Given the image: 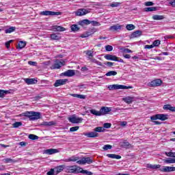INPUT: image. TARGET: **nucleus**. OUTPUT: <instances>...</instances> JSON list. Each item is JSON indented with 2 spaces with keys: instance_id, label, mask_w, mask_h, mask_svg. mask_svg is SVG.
Wrapping results in <instances>:
<instances>
[{
  "instance_id": "nucleus-1",
  "label": "nucleus",
  "mask_w": 175,
  "mask_h": 175,
  "mask_svg": "<svg viewBox=\"0 0 175 175\" xmlns=\"http://www.w3.org/2000/svg\"><path fill=\"white\" fill-rule=\"evenodd\" d=\"M25 117H28L30 121L40 119V112L26 111L24 113Z\"/></svg>"
},
{
  "instance_id": "nucleus-2",
  "label": "nucleus",
  "mask_w": 175,
  "mask_h": 175,
  "mask_svg": "<svg viewBox=\"0 0 175 175\" xmlns=\"http://www.w3.org/2000/svg\"><path fill=\"white\" fill-rule=\"evenodd\" d=\"M132 86H126L124 85H111L108 86V89L111 90H129L132 89Z\"/></svg>"
},
{
  "instance_id": "nucleus-3",
  "label": "nucleus",
  "mask_w": 175,
  "mask_h": 175,
  "mask_svg": "<svg viewBox=\"0 0 175 175\" xmlns=\"http://www.w3.org/2000/svg\"><path fill=\"white\" fill-rule=\"evenodd\" d=\"M66 169L68 173H72L74 174H77L80 173V167L77 165L67 166Z\"/></svg>"
},
{
  "instance_id": "nucleus-4",
  "label": "nucleus",
  "mask_w": 175,
  "mask_h": 175,
  "mask_svg": "<svg viewBox=\"0 0 175 175\" xmlns=\"http://www.w3.org/2000/svg\"><path fill=\"white\" fill-rule=\"evenodd\" d=\"M64 65H65V61L56 59L55 60L54 64L51 68V69H60Z\"/></svg>"
},
{
  "instance_id": "nucleus-5",
  "label": "nucleus",
  "mask_w": 175,
  "mask_h": 175,
  "mask_svg": "<svg viewBox=\"0 0 175 175\" xmlns=\"http://www.w3.org/2000/svg\"><path fill=\"white\" fill-rule=\"evenodd\" d=\"M68 121L72 124H81V122H83V118L73 115L68 118Z\"/></svg>"
},
{
  "instance_id": "nucleus-6",
  "label": "nucleus",
  "mask_w": 175,
  "mask_h": 175,
  "mask_svg": "<svg viewBox=\"0 0 175 175\" xmlns=\"http://www.w3.org/2000/svg\"><path fill=\"white\" fill-rule=\"evenodd\" d=\"M94 161L91 157H83L81 160L77 161V163L79 165H85V163H88V165L92 163Z\"/></svg>"
},
{
  "instance_id": "nucleus-7",
  "label": "nucleus",
  "mask_w": 175,
  "mask_h": 175,
  "mask_svg": "<svg viewBox=\"0 0 175 175\" xmlns=\"http://www.w3.org/2000/svg\"><path fill=\"white\" fill-rule=\"evenodd\" d=\"M41 16H61L62 12L53 11H42L40 12Z\"/></svg>"
},
{
  "instance_id": "nucleus-8",
  "label": "nucleus",
  "mask_w": 175,
  "mask_h": 175,
  "mask_svg": "<svg viewBox=\"0 0 175 175\" xmlns=\"http://www.w3.org/2000/svg\"><path fill=\"white\" fill-rule=\"evenodd\" d=\"M162 85V80L157 79L148 83L149 87H159Z\"/></svg>"
},
{
  "instance_id": "nucleus-9",
  "label": "nucleus",
  "mask_w": 175,
  "mask_h": 175,
  "mask_svg": "<svg viewBox=\"0 0 175 175\" xmlns=\"http://www.w3.org/2000/svg\"><path fill=\"white\" fill-rule=\"evenodd\" d=\"M58 152H59V150L54 148L46 149L43 151V154H46V155H53V154H57Z\"/></svg>"
},
{
  "instance_id": "nucleus-10",
  "label": "nucleus",
  "mask_w": 175,
  "mask_h": 175,
  "mask_svg": "<svg viewBox=\"0 0 175 175\" xmlns=\"http://www.w3.org/2000/svg\"><path fill=\"white\" fill-rule=\"evenodd\" d=\"M67 81H68V79H57L54 83V87H59L61 85H65Z\"/></svg>"
},
{
  "instance_id": "nucleus-11",
  "label": "nucleus",
  "mask_w": 175,
  "mask_h": 175,
  "mask_svg": "<svg viewBox=\"0 0 175 175\" xmlns=\"http://www.w3.org/2000/svg\"><path fill=\"white\" fill-rule=\"evenodd\" d=\"M24 81L28 85H32L33 84H36L38 83V80L35 78H25L24 79Z\"/></svg>"
},
{
  "instance_id": "nucleus-12",
  "label": "nucleus",
  "mask_w": 175,
  "mask_h": 175,
  "mask_svg": "<svg viewBox=\"0 0 175 175\" xmlns=\"http://www.w3.org/2000/svg\"><path fill=\"white\" fill-rule=\"evenodd\" d=\"M160 171L165 173L175 172V167L163 166L162 168H160Z\"/></svg>"
},
{
  "instance_id": "nucleus-13",
  "label": "nucleus",
  "mask_w": 175,
  "mask_h": 175,
  "mask_svg": "<svg viewBox=\"0 0 175 175\" xmlns=\"http://www.w3.org/2000/svg\"><path fill=\"white\" fill-rule=\"evenodd\" d=\"M110 111H111V108L107 107H103L100 109V113L101 116H105L106 114H109V113H110Z\"/></svg>"
},
{
  "instance_id": "nucleus-14",
  "label": "nucleus",
  "mask_w": 175,
  "mask_h": 175,
  "mask_svg": "<svg viewBox=\"0 0 175 175\" xmlns=\"http://www.w3.org/2000/svg\"><path fill=\"white\" fill-rule=\"evenodd\" d=\"M52 29L53 31H54V32H64L66 31V29L65 27L58 25L53 26Z\"/></svg>"
},
{
  "instance_id": "nucleus-15",
  "label": "nucleus",
  "mask_w": 175,
  "mask_h": 175,
  "mask_svg": "<svg viewBox=\"0 0 175 175\" xmlns=\"http://www.w3.org/2000/svg\"><path fill=\"white\" fill-rule=\"evenodd\" d=\"M90 11L85 9H79L75 12L76 16H85V14H88Z\"/></svg>"
},
{
  "instance_id": "nucleus-16",
  "label": "nucleus",
  "mask_w": 175,
  "mask_h": 175,
  "mask_svg": "<svg viewBox=\"0 0 175 175\" xmlns=\"http://www.w3.org/2000/svg\"><path fill=\"white\" fill-rule=\"evenodd\" d=\"M142 33L143 32L142 31L137 30L129 36L130 39H133L135 38H139V36H142Z\"/></svg>"
},
{
  "instance_id": "nucleus-17",
  "label": "nucleus",
  "mask_w": 175,
  "mask_h": 175,
  "mask_svg": "<svg viewBox=\"0 0 175 175\" xmlns=\"http://www.w3.org/2000/svg\"><path fill=\"white\" fill-rule=\"evenodd\" d=\"M63 76H66L67 77H72L76 75L75 70H68L62 73Z\"/></svg>"
},
{
  "instance_id": "nucleus-18",
  "label": "nucleus",
  "mask_w": 175,
  "mask_h": 175,
  "mask_svg": "<svg viewBox=\"0 0 175 175\" xmlns=\"http://www.w3.org/2000/svg\"><path fill=\"white\" fill-rule=\"evenodd\" d=\"M79 159H80L79 158V157L72 156V157H70L68 159H64L63 161H64V162H77L78 161H80Z\"/></svg>"
},
{
  "instance_id": "nucleus-19",
  "label": "nucleus",
  "mask_w": 175,
  "mask_h": 175,
  "mask_svg": "<svg viewBox=\"0 0 175 175\" xmlns=\"http://www.w3.org/2000/svg\"><path fill=\"white\" fill-rule=\"evenodd\" d=\"M84 136H87V137H98L99 134L95 131H92L90 133H84Z\"/></svg>"
},
{
  "instance_id": "nucleus-20",
  "label": "nucleus",
  "mask_w": 175,
  "mask_h": 175,
  "mask_svg": "<svg viewBox=\"0 0 175 175\" xmlns=\"http://www.w3.org/2000/svg\"><path fill=\"white\" fill-rule=\"evenodd\" d=\"M158 118L161 121H166V120H168L169 118V115L167 114H163V113H158Z\"/></svg>"
},
{
  "instance_id": "nucleus-21",
  "label": "nucleus",
  "mask_w": 175,
  "mask_h": 175,
  "mask_svg": "<svg viewBox=\"0 0 175 175\" xmlns=\"http://www.w3.org/2000/svg\"><path fill=\"white\" fill-rule=\"evenodd\" d=\"M122 28V25H120L119 24L111 26L109 27V31H113V32L116 31L120 30Z\"/></svg>"
},
{
  "instance_id": "nucleus-22",
  "label": "nucleus",
  "mask_w": 175,
  "mask_h": 175,
  "mask_svg": "<svg viewBox=\"0 0 175 175\" xmlns=\"http://www.w3.org/2000/svg\"><path fill=\"white\" fill-rule=\"evenodd\" d=\"M105 59H107L108 61H117V58H118L116 55L107 54L105 56Z\"/></svg>"
},
{
  "instance_id": "nucleus-23",
  "label": "nucleus",
  "mask_w": 175,
  "mask_h": 175,
  "mask_svg": "<svg viewBox=\"0 0 175 175\" xmlns=\"http://www.w3.org/2000/svg\"><path fill=\"white\" fill-rule=\"evenodd\" d=\"M57 122L55 121H51V122H43L41 125L44 126H54V125H56Z\"/></svg>"
},
{
  "instance_id": "nucleus-24",
  "label": "nucleus",
  "mask_w": 175,
  "mask_h": 175,
  "mask_svg": "<svg viewBox=\"0 0 175 175\" xmlns=\"http://www.w3.org/2000/svg\"><path fill=\"white\" fill-rule=\"evenodd\" d=\"M50 38H51V40H61V36H59V35L57 33H53L51 34Z\"/></svg>"
},
{
  "instance_id": "nucleus-25",
  "label": "nucleus",
  "mask_w": 175,
  "mask_h": 175,
  "mask_svg": "<svg viewBox=\"0 0 175 175\" xmlns=\"http://www.w3.org/2000/svg\"><path fill=\"white\" fill-rule=\"evenodd\" d=\"M133 99H135L134 97H131V96H126L125 98H123L124 102L126 103H128V105H131L132 102H133Z\"/></svg>"
},
{
  "instance_id": "nucleus-26",
  "label": "nucleus",
  "mask_w": 175,
  "mask_h": 175,
  "mask_svg": "<svg viewBox=\"0 0 175 175\" xmlns=\"http://www.w3.org/2000/svg\"><path fill=\"white\" fill-rule=\"evenodd\" d=\"M3 162H4V163H16L18 161L10 158H5L3 159Z\"/></svg>"
},
{
  "instance_id": "nucleus-27",
  "label": "nucleus",
  "mask_w": 175,
  "mask_h": 175,
  "mask_svg": "<svg viewBox=\"0 0 175 175\" xmlns=\"http://www.w3.org/2000/svg\"><path fill=\"white\" fill-rule=\"evenodd\" d=\"M107 157L111 158V159H121V156L116 154H107Z\"/></svg>"
},
{
  "instance_id": "nucleus-28",
  "label": "nucleus",
  "mask_w": 175,
  "mask_h": 175,
  "mask_svg": "<svg viewBox=\"0 0 175 175\" xmlns=\"http://www.w3.org/2000/svg\"><path fill=\"white\" fill-rule=\"evenodd\" d=\"M79 173H81V174H85V175H92L93 173L87 170H83V167L79 168Z\"/></svg>"
},
{
  "instance_id": "nucleus-29",
  "label": "nucleus",
  "mask_w": 175,
  "mask_h": 175,
  "mask_svg": "<svg viewBox=\"0 0 175 175\" xmlns=\"http://www.w3.org/2000/svg\"><path fill=\"white\" fill-rule=\"evenodd\" d=\"M65 169V165H61L55 168V170H56V174H58V173H61Z\"/></svg>"
},
{
  "instance_id": "nucleus-30",
  "label": "nucleus",
  "mask_w": 175,
  "mask_h": 175,
  "mask_svg": "<svg viewBox=\"0 0 175 175\" xmlns=\"http://www.w3.org/2000/svg\"><path fill=\"white\" fill-rule=\"evenodd\" d=\"M163 109L164 110H170V111H175V107H172L170 105H165Z\"/></svg>"
},
{
  "instance_id": "nucleus-31",
  "label": "nucleus",
  "mask_w": 175,
  "mask_h": 175,
  "mask_svg": "<svg viewBox=\"0 0 175 175\" xmlns=\"http://www.w3.org/2000/svg\"><path fill=\"white\" fill-rule=\"evenodd\" d=\"M71 96L73 98H79V99H85V95L84 94H71Z\"/></svg>"
},
{
  "instance_id": "nucleus-32",
  "label": "nucleus",
  "mask_w": 175,
  "mask_h": 175,
  "mask_svg": "<svg viewBox=\"0 0 175 175\" xmlns=\"http://www.w3.org/2000/svg\"><path fill=\"white\" fill-rule=\"evenodd\" d=\"M25 46H27V43H25V42L21 41L18 44L17 49L18 50H21V49H24Z\"/></svg>"
},
{
  "instance_id": "nucleus-33",
  "label": "nucleus",
  "mask_w": 175,
  "mask_h": 175,
  "mask_svg": "<svg viewBox=\"0 0 175 175\" xmlns=\"http://www.w3.org/2000/svg\"><path fill=\"white\" fill-rule=\"evenodd\" d=\"M16 31V27H10L8 29L5 30V33H12Z\"/></svg>"
},
{
  "instance_id": "nucleus-34",
  "label": "nucleus",
  "mask_w": 175,
  "mask_h": 175,
  "mask_svg": "<svg viewBox=\"0 0 175 175\" xmlns=\"http://www.w3.org/2000/svg\"><path fill=\"white\" fill-rule=\"evenodd\" d=\"M91 114L93 116H100V111H96V109H90V110Z\"/></svg>"
},
{
  "instance_id": "nucleus-35",
  "label": "nucleus",
  "mask_w": 175,
  "mask_h": 175,
  "mask_svg": "<svg viewBox=\"0 0 175 175\" xmlns=\"http://www.w3.org/2000/svg\"><path fill=\"white\" fill-rule=\"evenodd\" d=\"M147 167L149 169H159V167H161V165L147 164Z\"/></svg>"
},
{
  "instance_id": "nucleus-36",
  "label": "nucleus",
  "mask_w": 175,
  "mask_h": 175,
  "mask_svg": "<svg viewBox=\"0 0 175 175\" xmlns=\"http://www.w3.org/2000/svg\"><path fill=\"white\" fill-rule=\"evenodd\" d=\"M89 59H90V61L93 62V64H96V65H98V66H102V62L96 60V59L90 57Z\"/></svg>"
},
{
  "instance_id": "nucleus-37",
  "label": "nucleus",
  "mask_w": 175,
  "mask_h": 175,
  "mask_svg": "<svg viewBox=\"0 0 175 175\" xmlns=\"http://www.w3.org/2000/svg\"><path fill=\"white\" fill-rule=\"evenodd\" d=\"M164 163H175V159L168 158L163 160Z\"/></svg>"
},
{
  "instance_id": "nucleus-38",
  "label": "nucleus",
  "mask_w": 175,
  "mask_h": 175,
  "mask_svg": "<svg viewBox=\"0 0 175 175\" xmlns=\"http://www.w3.org/2000/svg\"><path fill=\"white\" fill-rule=\"evenodd\" d=\"M157 11V8L156 7H148L144 8V12H155Z\"/></svg>"
},
{
  "instance_id": "nucleus-39",
  "label": "nucleus",
  "mask_w": 175,
  "mask_h": 175,
  "mask_svg": "<svg viewBox=\"0 0 175 175\" xmlns=\"http://www.w3.org/2000/svg\"><path fill=\"white\" fill-rule=\"evenodd\" d=\"M163 18H165V16H162V15H154L152 16V19L153 20H163Z\"/></svg>"
},
{
  "instance_id": "nucleus-40",
  "label": "nucleus",
  "mask_w": 175,
  "mask_h": 175,
  "mask_svg": "<svg viewBox=\"0 0 175 175\" xmlns=\"http://www.w3.org/2000/svg\"><path fill=\"white\" fill-rule=\"evenodd\" d=\"M80 29V28H79V26L77 25H72L71 26V31H72V32H77V31H79Z\"/></svg>"
},
{
  "instance_id": "nucleus-41",
  "label": "nucleus",
  "mask_w": 175,
  "mask_h": 175,
  "mask_svg": "<svg viewBox=\"0 0 175 175\" xmlns=\"http://www.w3.org/2000/svg\"><path fill=\"white\" fill-rule=\"evenodd\" d=\"M105 76L107 77L117 76V71H109L105 74Z\"/></svg>"
},
{
  "instance_id": "nucleus-42",
  "label": "nucleus",
  "mask_w": 175,
  "mask_h": 175,
  "mask_svg": "<svg viewBox=\"0 0 175 175\" xmlns=\"http://www.w3.org/2000/svg\"><path fill=\"white\" fill-rule=\"evenodd\" d=\"M122 147H123V148H129V147H131V144L128 142H123L122 143Z\"/></svg>"
},
{
  "instance_id": "nucleus-43",
  "label": "nucleus",
  "mask_w": 175,
  "mask_h": 175,
  "mask_svg": "<svg viewBox=\"0 0 175 175\" xmlns=\"http://www.w3.org/2000/svg\"><path fill=\"white\" fill-rule=\"evenodd\" d=\"M90 21L88 19H85L81 21V25H90Z\"/></svg>"
},
{
  "instance_id": "nucleus-44",
  "label": "nucleus",
  "mask_w": 175,
  "mask_h": 175,
  "mask_svg": "<svg viewBox=\"0 0 175 175\" xmlns=\"http://www.w3.org/2000/svg\"><path fill=\"white\" fill-rule=\"evenodd\" d=\"M29 139H30L31 140H38V139H39V137L33 134H30L29 135Z\"/></svg>"
},
{
  "instance_id": "nucleus-45",
  "label": "nucleus",
  "mask_w": 175,
  "mask_h": 175,
  "mask_svg": "<svg viewBox=\"0 0 175 175\" xmlns=\"http://www.w3.org/2000/svg\"><path fill=\"white\" fill-rule=\"evenodd\" d=\"M94 131L96 132H96H105V128L100 126L96 127L94 129Z\"/></svg>"
},
{
  "instance_id": "nucleus-46",
  "label": "nucleus",
  "mask_w": 175,
  "mask_h": 175,
  "mask_svg": "<svg viewBox=\"0 0 175 175\" xmlns=\"http://www.w3.org/2000/svg\"><path fill=\"white\" fill-rule=\"evenodd\" d=\"M126 28L128 31H133V29H135V25L129 24L126 26Z\"/></svg>"
},
{
  "instance_id": "nucleus-47",
  "label": "nucleus",
  "mask_w": 175,
  "mask_h": 175,
  "mask_svg": "<svg viewBox=\"0 0 175 175\" xmlns=\"http://www.w3.org/2000/svg\"><path fill=\"white\" fill-rule=\"evenodd\" d=\"M121 5V3L118 2H113L112 3L110 4L111 8H118Z\"/></svg>"
},
{
  "instance_id": "nucleus-48",
  "label": "nucleus",
  "mask_w": 175,
  "mask_h": 175,
  "mask_svg": "<svg viewBox=\"0 0 175 175\" xmlns=\"http://www.w3.org/2000/svg\"><path fill=\"white\" fill-rule=\"evenodd\" d=\"M6 94H8V91L0 90V98H3Z\"/></svg>"
},
{
  "instance_id": "nucleus-49",
  "label": "nucleus",
  "mask_w": 175,
  "mask_h": 175,
  "mask_svg": "<svg viewBox=\"0 0 175 175\" xmlns=\"http://www.w3.org/2000/svg\"><path fill=\"white\" fill-rule=\"evenodd\" d=\"M153 47H158L159 44H161V40H156L153 42Z\"/></svg>"
},
{
  "instance_id": "nucleus-50",
  "label": "nucleus",
  "mask_w": 175,
  "mask_h": 175,
  "mask_svg": "<svg viewBox=\"0 0 175 175\" xmlns=\"http://www.w3.org/2000/svg\"><path fill=\"white\" fill-rule=\"evenodd\" d=\"M12 125L14 128H18V126H21V125H23V123L21 122H16Z\"/></svg>"
},
{
  "instance_id": "nucleus-51",
  "label": "nucleus",
  "mask_w": 175,
  "mask_h": 175,
  "mask_svg": "<svg viewBox=\"0 0 175 175\" xmlns=\"http://www.w3.org/2000/svg\"><path fill=\"white\" fill-rule=\"evenodd\" d=\"M79 126L71 127L70 128V132H76L77 131H79Z\"/></svg>"
},
{
  "instance_id": "nucleus-52",
  "label": "nucleus",
  "mask_w": 175,
  "mask_h": 175,
  "mask_svg": "<svg viewBox=\"0 0 175 175\" xmlns=\"http://www.w3.org/2000/svg\"><path fill=\"white\" fill-rule=\"evenodd\" d=\"M113 146H111V145L107 144V145H105L103 148L105 151H107V150H111Z\"/></svg>"
},
{
  "instance_id": "nucleus-53",
  "label": "nucleus",
  "mask_w": 175,
  "mask_h": 175,
  "mask_svg": "<svg viewBox=\"0 0 175 175\" xmlns=\"http://www.w3.org/2000/svg\"><path fill=\"white\" fill-rule=\"evenodd\" d=\"M106 51H113V46L111 45L105 46Z\"/></svg>"
},
{
  "instance_id": "nucleus-54",
  "label": "nucleus",
  "mask_w": 175,
  "mask_h": 175,
  "mask_svg": "<svg viewBox=\"0 0 175 175\" xmlns=\"http://www.w3.org/2000/svg\"><path fill=\"white\" fill-rule=\"evenodd\" d=\"M165 155H167V157H170L174 158V152H166Z\"/></svg>"
},
{
  "instance_id": "nucleus-55",
  "label": "nucleus",
  "mask_w": 175,
  "mask_h": 175,
  "mask_svg": "<svg viewBox=\"0 0 175 175\" xmlns=\"http://www.w3.org/2000/svg\"><path fill=\"white\" fill-rule=\"evenodd\" d=\"M86 55H88V57H94V51H86Z\"/></svg>"
},
{
  "instance_id": "nucleus-56",
  "label": "nucleus",
  "mask_w": 175,
  "mask_h": 175,
  "mask_svg": "<svg viewBox=\"0 0 175 175\" xmlns=\"http://www.w3.org/2000/svg\"><path fill=\"white\" fill-rule=\"evenodd\" d=\"M150 120H151V121H155L157 120H159L158 114L151 116Z\"/></svg>"
},
{
  "instance_id": "nucleus-57",
  "label": "nucleus",
  "mask_w": 175,
  "mask_h": 175,
  "mask_svg": "<svg viewBox=\"0 0 175 175\" xmlns=\"http://www.w3.org/2000/svg\"><path fill=\"white\" fill-rule=\"evenodd\" d=\"M90 24H92V25H94V27H97L98 25H99V23L95 21H90Z\"/></svg>"
},
{
  "instance_id": "nucleus-58",
  "label": "nucleus",
  "mask_w": 175,
  "mask_h": 175,
  "mask_svg": "<svg viewBox=\"0 0 175 175\" xmlns=\"http://www.w3.org/2000/svg\"><path fill=\"white\" fill-rule=\"evenodd\" d=\"M103 127L106 128V129H109V128H111V124H110V123H105L103 124Z\"/></svg>"
},
{
  "instance_id": "nucleus-59",
  "label": "nucleus",
  "mask_w": 175,
  "mask_h": 175,
  "mask_svg": "<svg viewBox=\"0 0 175 175\" xmlns=\"http://www.w3.org/2000/svg\"><path fill=\"white\" fill-rule=\"evenodd\" d=\"M28 64L31 66H36V65H38V63L36 62H32V61H29Z\"/></svg>"
},
{
  "instance_id": "nucleus-60",
  "label": "nucleus",
  "mask_w": 175,
  "mask_h": 175,
  "mask_svg": "<svg viewBox=\"0 0 175 175\" xmlns=\"http://www.w3.org/2000/svg\"><path fill=\"white\" fill-rule=\"evenodd\" d=\"M88 36H90V35L88 34V31H85L81 35V38H88Z\"/></svg>"
},
{
  "instance_id": "nucleus-61",
  "label": "nucleus",
  "mask_w": 175,
  "mask_h": 175,
  "mask_svg": "<svg viewBox=\"0 0 175 175\" xmlns=\"http://www.w3.org/2000/svg\"><path fill=\"white\" fill-rule=\"evenodd\" d=\"M123 53H133V51H131V50L129 49H123Z\"/></svg>"
},
{
  "instance_id": "nucleus-62",
  "label": "nucleus",
  "mask_w": 175,
  "mask_h": 175,
  "mask_svg": "<svg viewBox=\"0 0 175 175\" xmlns=\"http://www.w3.org/2000/svg\"><path fill=\"white\" fill-rule=\"evenodd\" d=\"M105 65H107L109 68H111V66H113V65H114V63L113 62H107L106 63H105Z\"/></svg>"
},
{
  "instance_id": "nucleus-63",
  "label": "nucleus",
  "mask_w": 175,
  "mask_h": 175,
  "mask_svg": "<svg viewBox=\"0 0 175 175\" xmlns=\"http://www.w3.org/2000/svg\"><path fill=\"white\" fill-rule=\"evenodd\" d=\"M153 5L154 3H152V1L145 2V6H152Z\"/></svg>"
},
{
  "instance_id": "nucleus-64",
  "label": "nucleus",
  "mask_w": 175,
  "mask_h": 175,
  "mask_svg": "<svg viewBox=\"0 0 175 175\" xmlns=\"http://www.w3.org/2000/svg\"><path fill=\"white\" fill-rule=\"evenodd\" d=\"M54 174V169H51L49 172H47V175H53Z\"/></svg>"
}]
</instances>
